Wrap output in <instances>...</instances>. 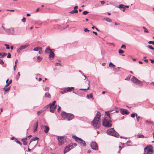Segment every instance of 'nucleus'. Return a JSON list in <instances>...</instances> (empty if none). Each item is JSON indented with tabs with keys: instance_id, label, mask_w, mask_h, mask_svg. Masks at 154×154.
I'll return each instance as SVG.
<instances>
[{
	"instance_id": "f257e3e1",
	"label": "nucleus",
	"mask_w": 154,
	"mask_h": 154,
	"mask_svg": "<svg viewBox=\"0 0 154 154\" xmlns=\"http://www.w3.org/2000/svg\"><path fill=\"white\" fill-rule=\"evenodd\" d=\"M112 111L110 110L107 112H105V115L107 116V117H105L102 121V125L105 127H111L112 126V123L111 121V118L110 115L112 114V113H110Z\"/></svg>"
},
{
	"instance_id": "f03ea898",
	"label": "nucleus",
	"mask_w": 154,
	"mask_h": 154,
	"mask_svg": "<svg viewBox=\"0 0 154 154\" xmlns=\"http://www.w3.org/2000/svg\"><path fill=\"white\" fill-rule=\"evenodd\" d=\"M100 112H97L92 122V125L96 128H99L101 125V123L100 121Z\"/></svg>"
},
{
	"instance_id": "7ed1b4c3",
	"label": "nucleus",
	"mask_w": 154,
	"mask_h": 154,
	"mask_svg": "<svg viewBox=\"0 0 154 154\" xmlns=\"http://www.w3.org/2000/svg\"><path fill=\"white\" fill-rule=\"evenodd\" d=\"M106 133L109 135H111L116 137H119V134L113 128H110L107 130Z\"/></svg>"
},
{
	"instance_id": "20e7f679",
	"label": "nucleus",
	"mask_w": 154,
	"mask_h": 154,
	"mask_svg": "<svg viewBox=\"0 0 154 154\" xmlns=\"http://www.w3.org/2000/svg\"><path fill=\"white\" fill-rule=\"evenodd\" d=\"M153 148L152 146H147L144 149V154H153Z\"/></svg>"
},
{
	"instance_id": "39448f33",
	"label": "nucleus",
	"mask_w": 154,
	"mask_h": 154,
	"mask_svg": "<svg viewBox=\"0 0 154 154\" xmlns=\"http://www.w3.org/2000/svg\"><path fill=\"white\" fill-rule=\"evenodd\" d=\"M72 137L75 140V141L76 142L79 143L82 146H86V144L85 141L83 140L81 138L78 137H76V136L74 135H72Z\"/></svg>"
},
{
	"instance_id": "423d86ee",
	"label": "nucleus",
	"mask_w": 154,
	"mask_h": 154,
	"mask_svg": "<svg viewBox=\"0 0 154 154\" xmlns=\"http://www.w3.org/2000/svg\"><path fill=\"white\" fill-rule=\"evenodd\" d=\"M61 116L63 117H66L69 121L72 120L74 118V116L73 114L67 113L65 112H62Z\"/></svg>"
},
{
	"instance_id": "0eeeda50",
	"label": "nucleus",
	"mask_w": 154,
	"mask_h": 154,
	"mask_svg": "<svg viewBox=\"0 0 154 154\" xmlns=\"http://www.w3.org/2000/svg\"><path fill=\"white\" fill-rule=\"evenodd\" d=\"M131 80L133 83L137 85H143L142 82L134 76H133L131 79Z\"/></svg>"
},
{
	"instance_id": "6e6552de",
	"label": "nucleus",
	"mask_w": 154,
	"mask_h": 154,
	"mask_svg": "<svg viewBox=\"0 0 154 154\" xmlns=\"http://www.w3.org/2000/svg\"><path fill=\"white\" fill-rule=\"evenodd\" d=\"M55 103L56 101H54L52 104L51 103L49 104L50 108V112L53 113L54 112V110L57 106V105H55Z\"/></svg>"
},
{
	"instance_id": "1a4fd4ad",
	"label": "nucleus",
	"mask_w": 154,
	"mask_h": 154,
	"mask_svg": "<svg viewBox=\"0 0 154 154\" xmlns=\"http://www.w3.org/2000/svg\"><path fill=\"white\" fill-rule=\"evenodd\" d=\"M64 137L63 136H57V139L58 141V144L59 145H63L65 142Z\"/></svg>"
},
{
	"instance_id": "9d476101",
	"label": "nucleus",
	"mask_w": 154,
	"mask_h": 154,
	"mask_svg": "<svg viewBox=\"0 0 154 154\" xmlns=\"http://www.w3.org/2000/svg\"><path fill=\"white\" fill-rule=\"evenodd\" d=\"M73 148V145L72 144H69L65 147L64 150V153L68 152Z\"/></svg>"
},
{
	"instance_id": "9b49d317",
	"label": "nucleus",
	"mask_w": 154,
	"mask_h": 154,
	"mask_svg": "<svg viewBox=\"0 0 154 154\" xmlns=\"http://www.w3.org/2000/svg\"><path fill=\"white\" fill-rule=\"evenodd\" d=\"M90 145L92 149L95 150H97L98 149V147L97 144L95 142H92Z\"/></svg>"
},
{
	"instance_id": "f8f14e48",
	"label": "nucleus",
	"mask_w": 154,
	"mask_h": 154,
	"mask_svg": "<svg viewBox=\"0 0 154 154\" xmlns=\"http://www.w3.org/2000/svg\"><path fill=\"white\" fill-rule=\"evenodd\" d=\"M5 32L8 34L14 35V28H12L10 29H6Z\"/></svg>"
},
{
	"instance_id": "ddd939ff",
	"label": "nucleus",
	"mask_w": 154,
	"mask_h": 154,
	"mask_svg": "<svg viewBox=\"0 0 154 154\" xmlns=\"http://www.w3.org/2000/svg\"><path fill=\"white\" fill-rule=\"evenodd\" d=\"M120 112L122 114L124 115H127L129 114V112L127 109H121Z\"/></svg>"
},
{
	"instance_id": "4468645a",
	"label": "nucleus",
	"mask_w": 154,
	"mask_h": 154,
	"mask_svg": "<svg viewBox=\"0 0 154 154\" xmlns=\"http://www.w3.org/2000/svg\"><path fill=\"white\" fill-rule=\"evenodd\" d=\"M54 49H52V51L50 53H49V55L48 57V58L50 60L53 59L54 56Z\"/></svg>"
},
{
	"instance_id": "2eb2a0df",
	"label": "nucleus",
	"mask_w": 154,
	"mask_h": 154,
	"mask_svg": "<svg viewBox=\"0 0 154 154\" xmlns=\"http://www.w3.org/2000/svg\"><path fill=\"white\" fill-rule=\"evenodd\" d=\"M119 8L122 10L123 11H125V5H119Z\"/></svg>"
},
{
	"instance_id": "dca6fc26",
	"label": "nucleus",
	"mask_w": 154,
	"mask_h": 154,
	"mask_svg": "<svg viewBox=\"0 0 154 154\" xmlns=\"http://www.w3.org/2000/svg\"><path fill=\"white\" fill-rule=\"evenodd\" d=\"M27 139V137L22 139V140L23 142V144L25 145H26L27 144V142L26 141V140Z\"/></svg>"
},
{
	"instance_id": "f3484780",
	"label": "nucleus",
	"mask_w": 154,
	"mask_h": 154,
	"mask_svg": "<svg viewBox=\"0 0 154 154\" xmlns=\"http://www.w3.org/2000/svg\"><path fill=\"white\" fill-rule=\"evenodd\" d=\"M44 127L45 128V129H44V131L45 133H48V131L49 130V127L47 126H44Z\"/></svg>"
},
{
	"instance_id": "a211bd4d",
	"label": "nucleus",
	"mask_w": 154,
	"mask_h": 154,
	"mask_svg": "<svg viewBox=\"0 0 154 154\" xmlns=\"http://www.w3.org/2000/svg\"><path fill=\"white\" fill-rule=\"evenodd\" d=\"M38 126V122H36L35 126L33 128V132H35L37 130V127Z\"/></svg>"
},
{
	"instance_id": "6ab92c4d",
	"label": "nucleus",
	"mask_w": 154,
	"mask_h": 154,
	"mask_svg": "<svg viewBox=\"0 0 154 154\" xmlns=\"http://www.w3.org/2000/svg\"><path fill=\"white\" fill-rule=\"evenodd\" d=\"M52 51V49H50L48 48H47L45 50V52L46 53H50V52H51Z\"/></svg>"
},
{
	"instance_id": "aec40b11",
	"label": "nucleus",
	"mask_w": 154,
	"mask_h": 154,
	"mask_svg": "<svg viewBox=\"0 0 154 154\" xmlns=\"http://www.w3.org/2000/svg\"><path fill=\"white\" fill-rule=\"evenodd\" d=\"M38 139H39V138L37 137H36L32 138L30 140L29 143V144L31 143L32 142L36 140H38Z\"/></svg>"
},
{
	"instance_id": "412c9836",
	"label": "nucleus",
	"mask_w": 154,
	"mask_h": 154,
	"mask_svg": "<svg viewBox=\"0 0 154 154\" xmlns=\"http://www.w3.org/2000/svg\"><path fill=\"white\" fill-rule=\"evenodd\" d=\"M29 46V45L26 44L24 45H22L20 47V49H21V50L23 49L26 48V47H28Z\"/></svg>"
},
{
	"instance_id": "4be33fe9",
	"label": "nucleus",
	"mask_w": 154,
	"mask_h": 154,
	"mask_svg": "<svg viewBox=\"0 0 154 154\" xmlns=\"http://www.w3.org/2000/svg\"><path fill=\"white\" fill-rule=\"evenodd\" d=\"M74 87H68V88H66V89L67 92L68 91L70 92V91H72V89H74Z\"/></svg>"
},
{
	"instance_id": "5701e85b",
	"label": "nucleus",
	"mask_w": 154,
	"mask_h": 154,
	"mask_svg": "<svg viewBox=\"0 0 154 154\" xmlns=\"http://www.w3.org/2000/svg\"><path fill=\"white\" fill-rule=\"evenodd\" d=\"M104 20L110 23L112 22V20L109 18L105 17L104 19Z\"/></svg>"
},
{
	"instance_id": "b1692460",
	"label": "nucleus",
	"mask_w": 154,
	"mask_h": 154,
	"mask_svg": "<svg viewBox=\"0 0 154 154\" xmlns=\"http://www.w3.org/2000/svg\"><path fill=\"white\" fill-rule=\"evenodd\" d=\"M45 96L46 97L51 98V95L48 93H46L45 94Z\"/></svg>"
},
{
	"instance_id": "393cba45",
	"label": "nucleus",
	"mask_w": 154,
	"mask_h": 154,
	"mask_svg": "<svg viewBox=\"0 0 154 154\" xmlns=\"http://www.w3.org/2000/svg\"><path fill=\"white\" fill-rule=\"evenodd\" d=\"M40 49L42 50V48L40 47H38L35 48L33 50L34 51H37Z\"/></svg>"
},
{
	"instance_id": "a878e982",
	"label": "nucleus",
	"mask_w": 154,
	"mask_h": 154,
	"mask_svg": "<svg viewBox=\"0 0 154 154\" xmlns=\"http://www.w3.org/2000/svg\"><path fill=\"white\" fill-rule=\"evenodd\" d=\"M78 12V11L77 10H73L71 11L69 13L70 14H73L75 13H77Z\"/></svg>"
},
{
	"instance_id": "bb28decb",
	"label": "nucleus",
	"mask_w": 154,
	"mask_h": 154,
	"mask_svg": "<svg viewBox=\"0 0 154 154\" xmlns=\"http://www.w3.org/2000/svg\"><path fill=\"white\" fill-rule=\"evenodd\" d=\"M42 60V58L38 56L37 57V60L38 62H40Z\"/></svg>"
},
{
	"instance_id": "cd10ccee",
	"label": "nucleus",
	"mask_w": 154,
	"mask_h": 154,
	"mask_svg": "<svg viewBox=\"0 0 154 154\" xmlns=\"http://www.w3.org/2000/svg\"><path fill=\"white\" fill-rule=\"evenodd\" d=\"M1 54L2 55L1 57H4L5 56H6L7 55L6 53L4 52L1 53Z\"/></svg>"
},
{
	"instance_id": "c85d7f7f",
	"label": "nucleus",
	"mask_w": 154,
	"mask_h": 154,
	"mask_svg": "<svg viewBox=\"0 0 154 154\" xmlns=\"http://www.w3.org/2000/svg\"><path fill=\"white\" fill-rule=\"evenodd\" d=\"M143 29L144 32H145V33H148L149 32H148L147 29L146 27H145L144 26H143Z\"/></svg>"
},
{
	"instance_id": "c756f323",
	"label": "nucleus",
	"mask_w": 154,
	"mask_h": 154,
	"mask_svg": "<svg viewBox=\"0 0 154 154\" xmlns=\"http://www.w3.org/2000/svg\"><path fill=\"white\" fill-rule=\"evenodd\" d=\"M10 89V87H9L8 88H7L6 87H5L3 89L5 90V91H8Z\"/></svg>"
},
{
	"instance_id": "7c9ffc66",
	"label": "nucleus",
	"mask_w": 154,
	"mask_h": 154,
	"mask_svg": "<svg viewBox=\"0 0 154 154\" xmlns=\"http://www.w3.org/2000/svg\"><path fill=\"white\" fill-rule=\"evenodd\" d=\"M93 97V95L92 94H90V95H87L86 97L88 99H89L90 98H91Z\"/></svg>"
},
{
	"instance_id": "2f4dec72",
	"label": "nucleus",
	"mask_w": 154,
	"mask_h": 154,
	"mask_svg": "<svg viewBox=\"0 0 154 154\" xmlns=\"http://www.w3.org/2000/svg\"><path fill=\"white\" fill-rule=\"evenodd\" d=\"M43 110H41L38 111L37 113V114L38 116H39L40 114L42 113L43 112Z\"/></svg>"
},
{
	"instance_id": "473e14b6",
	"label": "nucleus",
	"mask_w": 154,
	"mask_h": 154,
	"mask_svg": "<svg viewBox=\"0 0 154 154\" xmlns=\"http://www.w3.org/2000/svg\"><path fill=\"white\" fill-rule=\"evenodd\" d=\"M109 66L111 67H113L115 66L113 65L112 62H110L109 64Z\"/></svg>"
},
{
	"instance_id": "72a5a7b5",
	"label": "nucleus",
	"mask_w": 154,
	"mask_h": 154,
	"mask_svg": "<svg viewBox=\"0 0 154 154\" xmlns=\"http://www.w3.org/2000/svg\"><path fill=\"white\" fill-rule=\"evenodd\" d=\"M146 47L150 49L154 50V48L151 45H147L146 46Z\"/></svg>"
},
{
	"instance_id": "f704fd0d",
	"label": "nucleus",
	"mask_w": 154,
	"mask_h": 154,
	"mask_svg": "<svg viewBox=\"0 0 154 154\" xmlns=\"http://www.w3.org/2000/svg\"><path fill=\"white\" fill-rule=\"evenodd\" d=\"M60 92L62 94H64L65 93L67 92L66 89L65 88V90L61 91H60Z\"/></svg>"
},
{
	"instance_id": "c9c22d12",
	"label": "nucleus",
	"mask_w": 154,
	"mask_h": 154,
	"mask_svg": "<svg viewBox=\"0 0 154 154\" xmlns=\"http://www.w3.org/2000/svg\"><path fill=\"white\" fill-rule=\"evenodd\" d=\"M137 137L138 138H143V137H144V136L143 135H142V134H138V135H137Z\"/></svg>"
},
{
	"instance_id": "e433bc0d",
	"label": "nucleus",
	"mask_w": 154,
	"mask_h": 154,
	"mask_svg": "<svg viewBox=\"0 0 154 154\" xmlns=\"http://www.w3.org/2000/svg\"><path fill=\"white\" fill-rule=\"evenodd\" d=\"M137 116V114L134 113H132L131 115V116L132 118H134L135 116Z\"/></svg>"
},
{
	"instance_id": "4c0bfd02",
	"label": "nucleus",
	"mask_w": 154,
	"mask_h": 154,
	"mask_svg": "<svg viewBox=\"0 0 154 154\" xmlns=\"http://www.w3.org/2000/svg\"><path fill=\"white\" fill-rule=\"evenodd\" d=\"M89 12L88 11H84L82 13L84 15H86Z\"/></svg>"
},
{
	"instance_id": "58836bf2",
	"label": "nucleus",
	"mask_w": 154,
	"mask_h": 154,
	"mask_svg": "<svg viewBox=\"0 0 154 154\" xmlns=\"http://www.w3.org/2000/svg\"><path fill=\"white\" fill-rule=\"evenodd\" d=\"M4 64V62L3 60L1 59H0V64L1 65H3Z\"/></svg>"
},
{
	"instance_id": "ea45409f",
	"label": "nucleus",
	"mask_w": 154,
	"mask_h": 154,
	"mask_svg": "<svg viewBox=\"0 0 154 154\" xmlns=\"http://www.w3.org/2000/svg\"><path fill=\"white\" fill-rule=\"evenodd\" d=\"M124 52V51L121 49H119V54H122Z\"/></svg>"
},
{
	"instance_id": "a19ab883",
	"label": "nucleus",
	"mask_w": 154,
	"mask_h": 154,
	"mask_svg": "<svg viewBox=\"0 0 154 154\" xmlns=\"http://www.w3.org/2000/svg\"><path fill=\"white\" fill-rule=\"evenodd\" d=\"M4 45L6 47V49H10V47H9V45L7 44H5Z\"/></svg>"
},
{
	"instance_id": "79ce46f5",
	"label": "nucleus",
	"mask_w": 154,
	"mask_h": 154,
	"mask_svg": "<svg viewBox=\"0 0 154 154\" xmlns=\"http://www.w3.org/2000/svg\"><path fill=\"white\" fill-rule=\"evenodd\" d=\"M148 43L149 44H152L154 45V41H149Z\"/></svg>"
},
{
	"instance_id": "37998d69",
	"label": "nucleus",
	"mask_w": 154,
	"mask_h": 154,
	"mask_svg": "<svg viewBox=\"0 0 154 154\" xmlns=\"http://www.w3.org/2000/svg\"><path fill=\"white\" fill-rule=\"evenodd\" d=\"M11 57V54L10 53H8V55L7 56V57L8 58H10Z\"/></svg>"
},
{
	"instance_id": "c03bdc74",
	"label": "nucleus",
	"mask_w": 154,
	"mask_h": 154,
	"mask_svg": "<svg viewBox=\"0 0 154 154\" xmlns=\"http://www.w3.org/2000/svg\"><path fill=\"white\" fill-rule=\"evenodd\" d=\"M121 48H122L125 49L126 48V46L125 45H122Z\"/></svg>"
},
{
	"instance_id": "a18cd8bd",
	"label": "nucleus",
	"mask_w": 154,
	"mask_h": 154,
	"mask_svg": "<svg viewBox=\"0 0 154 154\" xmlns=\"http://www.w3.org/2000/svg\"><path fill=\"white\" fill-rule=\"evenodd\" d=\"M136 119L137 121L138 122L139 121V119L140 118V117L138 116L137 115L136 116Z\"/></svg>"
},
{
	"instance_id": "49530a36",
	"label": "nucleus",
	"mask_w": 154,
	"mask_h": 154,
	"mask_svg": "<svg viewBox=\"0 0 154 154\" xmlns=\"http://www.w3.org/2000/svg\"><path fill=\"white\" fill-rule=\"evenodd\" d=\"M146 122H147V123H149V124H152L153 123V122H152L149 121H148V120H146Z\"/></svg>"
},
{
	"instance_id": "de8ad7c7",
	"label": "nucleus",
	"mask_w": 154,
	"mask_h": 154,
	"mask_svg": "<svg viewBox=\"0 0 154 154\" xmlns=\"http://www.w3.org/2000/svg\"><path fill=\"white\" fill-rule=\"evenodd\" d=\"M26 18L24 17H23V19L22 20V21L24 23H25L26 22Z\"/></svg>"
},
{
	"instance_id": "09e8293b",
	"label": "nucleus",
	"mask_w": 154,
	"mask_h": 154,
	"mask_svg": "<svg viewBox=\"0 0 154 154\" xmlns=\"http://www.w3.org/2000/svg\"><path fill=\"white\" fill-rule=\"evenodd\" d=\"M84 31L86 32H89V30L87 28H85L84 29Z\"/></svg>"
},
{
	"instance_id": "8fccbe9b",
	"label": "nucleus",
	"mask_w": 154,
	"mask_h": 154,
	"mask_svg": "<svg viewBox=\"0 0 154 154\" xmlns=\"http://www.w3.org/2000/svg\"><path fill=\"white\" fill-rule=\"evenodd\" d=\"M55 65L56 66H61V64L60 63H56L55 64Z\"/></svg>"
},
{
	"instance_id": "3c124183",
	"label": "nucleus",
	"mask_w": 154,
	"mask_h": 154,
	"mask_svg": "<svg viewBox=\"0 0 154 154\" xmlns=\"http://www.w3.org/2000/svg\"><path fill=\"white\" fill-rule=\"evenodd\" d=\"M72 144L73 145V148L75 147L77 145V144L76 143H71V144Z\"/></svg>"
},
{
	"instance_id": "603ef678",
	"label": "nucleus",
	"mask_w": 154,
	"mask_h": 154,
	"mask_svg": "<svg viewBox=\"0 0 154 154\" xmlns=\"http://www.w3.org/2000/svg\"><path fill=\"white\" fill-rule=\"evenodd\" d=\"M119 151H118V152L119 153V152H120V151L121 150V149H122V147H121V146H119Z\"/></svg>"
},
{
	"instance_id": "864d4df0",
	"label": "nucleus",
	"mask_w": 154,
	"mask_h": 154,
	"mask_svg": "<svg viewBox=\"0 0 154 154\" xmlns=\"http://www.w3.org/2000/svg\"><path fill=\"white\" fill-rule=\"evenodd\" d=\"M49 88L48 87H46L45 89V91H48L49 90Z\"/></svg>"
},
{
	"instance_id": "5fc2aeb1",
	"label": "nucleus",
	"mask_w": 154,
	"mask_h": 154,
	"mask_svg": "<svg viewBox=\"0 0 154 154\" xmlns=\"http://www.w3.org/2000/svg\"><path fill=\"white\" fill-rule=\"evenodd\" d=\"M16 142L18 144H20V145H22V143L19 141L18 140H17L16 141Z\"/></svg>"
},
{
	"instance_id": "6e6d98bb",
	"label": "nucleus",
	"mask_w": 154,
	"mask_h": 154,
	"mask_svg": "<svg viewBox=\"0 0 154 154\" xmlns=\"http://www.w3.org/2000/svg\"><path fill=\"white\" fill-rule=\"evenodd\" d=\"M60 110H61V107L59 106H58V109H57V110H58V112H59L60 111Z\"/></svg>"
},
{
	"instance_id": "4d7b16f0",
	"label": "nucleus",
	"mask_w": 154,
	"mask_h": 154,
	"mask_svg": "<svg viewBox=\"0 0 154 154\" xmlns=\"http://www.w3.org/2000/svg\"><path fill=\"white\" fill-rule=\"evenodd\" d=\"M100 3L102 5H103L105 3L104 1H101Z\"/></svg>"
},
{
	"instance_id": "13d9d810",
	"label": "nucleus",
	"mask_w": 154,
	"mask_h": 154,
	"mask_svg": "<svg viewBox=\"0 0 154 154\" xmlns=\"http://www.w3.org/2000/svg\"><path fill=\"white\" fill-rule=\"evenodd\" d=\"M19 76H16V80H18L19 79Z\"/></svg>"
},
{
	"instance_id": "bf43d9fd",
	"label": "nucleus",
	"mask_w": 154,
	"mask_h": 154,
	"mask_svg": "<svg viewBox=\"0 0 154 154\" xmlns=\"http://www.w3.org/2000/svg\"><path fill=\"white\" fill-rule=\"evenodd\" d=\"M149 60L151 61L152 63H154V60H152L151 59H150Z\"/></svg>"
},
{
	"instance_id": "052dcab7",
	"label": "nucleus",
	"mask_w": 154,
	"mask_h": 154,
	"mask_svg": "<svg viewBox=\"0 0 154 154\" xmlns=\"http://www.w3.org/2000/svg\"><path fill=\"white\" fill-rule=\"evenodd\" d=\"M21 50V49H20V48L19 49H18L17 50V52H18V53H20V50Z\"/></svg>"
},
{
	"instance_id": "680f3d73",
	"label": "nucleus",
	"mask_w": 154,
	"mask_h": 154,
	"mask_svg": "<svg viewBox=\"0 0 154 154\" xmlns=\"http://www.w3.org/2000/svg\"><path fill=\"white\" fill-rule=\"evenodd\" d=\"M89 88V86L88 87V88H85V89H83V88H82V89H80V90H87V89H88Z\"/></svg>"
},
{
	"instance_id": "e2e57ef3",
	"label": "nucleus",
	"mask_w": 154,
	"mask_h": 154,
	"mask_svg": "<svg viewBox=\"0 0 154 154\" xmlns=\"http://www.w3.org/2000/svg\"><path fill=\"white\" fill-rule=\"evenodd\" d=\"M12 82V79H11L8 82V83L9 84H11V83Z\"/></svg>"
},
{
	"instance_id": "0e129e2a",
	"label": "nucleus",
	"mask_w": 154,
	"mask_h": 154,
	"mask_svg": "<svg viewBox=\"0 0 154 154\" xmlns=\"http://www.w3.org/2000/svg\"><path fill=\"white\" fill-rule=\"evenodd\" d=\"M7 11H14V10H9V9H7Z\"/></svg>"
},
{
	"instance_id": "69168bd1",
	"label": "nucleus",
	"mask_w": 154,
	"mask_h": 154,
	"mask_svg": "<svg viewBox=\"0 0 154 154\" xmlns=\"http://www.w3.org/2000/svg\"><path fill=\"white\" fill-rule=\"evenodd\" d=\"M10 84L8 83H7V84L5 85V87H7Z\"/></svg>"
},
{
	"instance_id": "338daca9",
	"label": "nucleus",
	"mask_w": 154,
	"mask_h": 154,
	"mask_svg": "<svg viewBox=\"0 0 154 154\" xmlns=\"http://www.w3.org/2000/svg\"><path fill=\"white\" fill-rule=\"evenodd\" d=\"M93 32V33L94 34H95V35H97V32H94V31H93V32Z\"/></svg>"
},
{
	"instance_id": "774afa93",
	"label": "nucleus",
	"mask_w": 154,
	"mask_h": 154,
	"mask_svg": "<svg viewBox=\"0 0 154 154\" xmlns=\"http://www.w3.org/2000/svg\"><path fill=\"white\" fill-rule=\"evenodd\" d=\"M49 106L48 105H47L44 108L45 109H47L48 107Z\"/></svg>"
}]
</instances>
